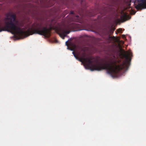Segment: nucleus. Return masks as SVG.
<instances>
[{"instance_id": "423d86ee", "label": "nucleus", "mask_w": 146, "mask_h": 146, "mask_svg": "<svg viewBox=\"0 0 146 146\" xmlns=\"http://www.w3.org/2000/svg\"><path fill=\"white\" fill-rule=\"evenodd\" d=\"M129 16L127 15V14L125 13L122 14L120 17L121 21L123 22L129 19Z\"/></svg>"}, {"instance_id": "1a4fd4ad", "label": "nucleus", "mask_w": 146, "mask_h": 146, "mask_svg": "<svg viewBox=\"0 0 146 146\" xmlns=\"http://www.w3.org/2000/svg\"><path fill=\"white\" fill-rule=\"evenodd\" d=\"M4 30H4V28L1 27L0 26V32Z\"/></svg>"}, {"instance_id": "6e6552de", "label": "nucleus", "mask_w": 146, "mask_h": 146, "mask_svg": "<svg viewBox=\"0 0 146 146\" xmlns=\"http://www.w3.org/2000/svg\"><path fill=\"white\" fill-rule=\"evenodd\" d=\"M59 35L63 39H64V37L65 36V35H63L62 34H60Z\"/></svg>"}, {"instance_id": "f257e3e1", "label": "nucleus", "mask_w": 146, "mask_h": 146, "mask_svg": "<svg viewBox=\"0 0 146 146\" xmlns=\"http://www.w3.org/2000/svg\"><path fill=\"white\" fill-rule=\"evenodd\" d=\"M7 18L5 19V30L10 32L13 34H16L21 37H26L35 33L44 35L46 37H49L50 36V29L44 28L41 30L39 28L35 29H29L27 31H23L19 27L16 26L12 23L15 21V14H7Z\"/></svg>"}, {"instance_id": "7ed1b4c3", "label": "nucleus", "mask_w": 146, "mask_h": 146, "mask_svg": "<svg viewBox=\"0 0 146 146\" xmlns=\"http://www.w3.org/2000/svg\"><path fill=\"white\" fill-rule=\"evenodd\" d=\"M138 1L139 3L135 7L136 9L139 10L146 9V0H138Z\"/></svg>"}, {"instance_id": "9d476101", "label": "nucleus", "mask_w": 146, "mask_h": 146, "mask_svg": "<svg viewBox=\"0 0 146 146\" xmlns=\"http://www.w3.org/2000/svg\"><path fill=\"white\" fill-rule=\"evenodd\" d=\"M73 54H74V56L75 57V54H74V52H73Z\"/></svg>"}, {"instance_id": "9b49d317", "label": "nucleus", "mask_w": 146, "mask_h": 146, "mask_svg": "<svg viewBox=\"0 0 146 146\" xmlns=\"http://www.w3.org/2000/svg\"><path fill=\"white\" fill-rule=\"evenodd\" d=\"M69 33V32H67V34H68V33Z\"/></svg>"}, {"instance_id": "f03ea898", "label": "nucleus", "mask_w": 146, "mask_h": 146, "mask_svg": "<svg viewBox=\"0 0 146 146\" xmlns=\"http://www.w3.org/2000/svg\"><path fill=\"white\" fill-rule=\"evenodd\" d=\"M124 63L120 64L119 61H114L110 64H97L92 66L91 67L95 70H100L107 69L110 73L115 74L124 68Z\"/></svg>"}, {"instance_id": "20e7f679", "label": "nucleus", "mask_w": 146, "mask_h": 146, "mask_svg": "<svg viewBox=\"0 0 146 146\" xmlns=\"http://www.w3.org/2000/svg\"><path fill=\"white\" fill-rule=\"evenodd\" d=\"M91 59L90 57L85 58L83 57H81L79 58V60L82 62L88 63L89 65L92 64V61H91Z\"/></svg>"}, {"instance_id": "39448f33", "label": "nucleus", "mask_w": 146, "mask_h": 146, "mask_svg": "<svg viewBox=\"0 0 146 146\" xmlns=\"http://www.w3.org/2000/svg\"><path fill=\"white\" fill-rule=\"evenodd\" d=\"M132 52L130 50L124 51L122 54V55L123 56V57L126 59L127 60H128L129 57L132 55Z\"/></svg>"}, {"instance_id": "0eeeda50", "label": "nucleus", "mask_w": 146, "mask_h": 146, "mask_svg": "<svg viewBox=\"0 0 146 146\" xmlns=\"http://www.w3.org/2000/svg\"><path fill=\"white\" fill-rule=\"evenodd\" d=\"M122 31V30L121 29H117L116 33V34H117L119 33H121Z\"/></svg>"}, {"instance_id": "f8f14e48", "label": "nucleus", "mask_w": 146, "mask_h": 146, "mask_svg": "<svg viewBox=\"0 0 146 146\" xmlns=\"http://www.w3.org/2000/svg\"><path fill=\"white\" fill-rule=\"evenodd\" d=\"M71 13H73L72 12H71Z\"/></svg>"}]
</instances>
